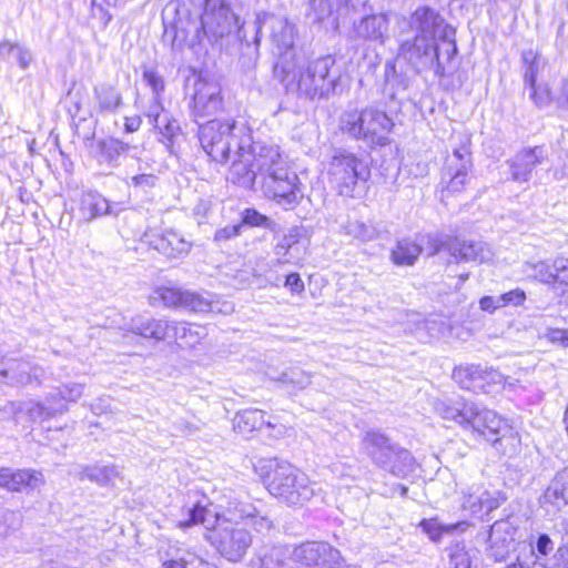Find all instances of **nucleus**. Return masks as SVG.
Masks as SVG:
<instances>
[{
  "label": "nucleus",
  "instance_id": "obj_62",
  "mask_svg": "<svg viewBox=\"0 0 568 568\" xmlns=\"http://www.w3.org/2000/svg\"><path fill=\"white\" fill-rule=\"evenodd\" d=\"M285 286L293 294H300L304 291V283L298 273H291L286 276Z\"/></svg>",
  "mask_w": 568,
  "mask_h": 568
},
{
  "label": "nucleus",
  "instance_id": "obj_42",
  "mask_svg": "<svg viewBox=\"0 0 568 568\" xmlns=\"http://www.w3.org/2000/svg\"><path fill=\"white\" fill-rule=\"evenodd\" d=\"M30 368V362L12 361L9 366L7 368H2V371H8V375H11V377L20 384H32Z\"/></svg>",
  "mask_w": 568,
  "mask_h": 568
},
{
  "label": "nucleus",
  "instance_id": "obj_41",
  "mask_svg": "<svg viewBox=\"0 0 568 568\" xmlns=\"http://www.w3.org/2000/svg\"><path fill=\"white\" fill-rule=\"evenodd\" d=\"M500 504L501 501L498 497H494L490 493L484 491L478 497L470 495L465 500L464 505L465 507H469L474 513L485 511L486 514H489L494 509L498 508Z\"/></svg>",
  "mask_w": 568,
  "mask_h": 568
},
{
  "label": "nucleus",
  "instance_id": "obj_27",
  "mask_svg": "<svg viewBox=\"0 0 568 568\" xmlns=\"http://www.w3.org/2000/svg\"><path fill=\"white\" fill-rule=\"evenodd\" d=\"M150 243L169 258H181L191 250V243L173 230H166Z\"/></svg>",
  "mask_w": 568,
  "mask_h": 568
},
{
  "label": "nucleus",
  "instance_id": "obj_12",
  "mask_svg": "<svg viewBox=\"0 0 568 568\" xmlns=\"http://www.w3.org/2000/svg\"><path fill=\"white\" fill-rule=\"evenodd\" d=\"M210 293H199L180 287H158L153 295V302H161L165 307L181 308L189 312L213 311V298Z\"/></svg>",
  "mask_w": 568,
  "mask_h": 568
},
{
  "label": "nucleus",
  "instance_id": "obj_23",
  "mask_svg": "<svg viewBox=\"0 0 568 568\" xmlns=\"http://www.w3.org/2000/svg\"><path fill=\"white\" fill-rule=\"evenodd\" d=\"M362 446L372 460L379 466H386L390 463L396 448L388 437L378 430L366 432L362 439Z\"/></svg>",
  "mask_w": 568,
  "mask_h": 568
},
{
  "label": "nucleus",
  "instance_id": "obj_64",
  "mask_svg": "<svg viewBox=\"0 0 568 568\" xmlns=\"http://www.w3.org/2000/svg\"><path fill=\"white\" fill-rule=\"evenodd\" d=\"M547 336L551 343H558L561 344L562 346H568V329H550Z\"/></svg>",
  "mask_w": 568,
  "mask_h": 568
},
{
  "label": "nucleus",
  "instance_id": "obj_24",
  "mask_svg": "<svg viewBox=\"0 0 568 568\" xmlns=\"http://www.w3.org/2000/svg\"><path fill=\"white\" fill-rule=\"evenodd\" d=\"M170 324L171 321L165 318H153L136 315L131 320L129 329L144 338L161 342L171 337Z\"/></svg>",
  "mask_w": 568,
  "mask_h": 568
},
{
  "label": "nucleus",
  "instance_id": "obj_25",
  "mask_svg": "<svg viewBox=\"0 0 568 568\" xmlns=\"http://www.w3.org/2000/svg\"><path fill=\"white\" fill-rule=\"evenodd\" d=\"M389 22L385 14H372L362 18L354 24L357 38L384 43L388 38Z\"/></svg>",
  "mask_w": 568,
  "mask_h": 568
},
{
  "label": "nucleus",
  "instance_id": "obj_15",
  "mask_svg": "<svg viewBox=\"0 0 568 568\" xmlns=\"http://www.w3.org/2000/svg\"><path fill=\"white\" fill-rule=\"evenodd\" d=\"M354 9L353 0H310L306 16L313 23L337 30L339 20L347 17Z\"/></svg>",
  "mask_w": 568,
  "mask_h": 568
},
{
  "label": "nucleus",
  "instance_id": "obj_11",
  "mask_svg": "<svg viewBox=\"0 0 568 568\" xmlns=\"http://www.w3.org/2000/svg\"><path fill=\"white\" fill-rule=\"evenodd\" d=\"M397 63L408 64L415 73L434 70L438 77H444V61L439 53L438 43L414 37L399 44L396 55Z\"/></svg>",
  "mask_w": 568,
  "mask_h": 568
},
{
  "label": "nucleus",
  "instance_id": "obj_36",
  "mask_svg": "<svg viewBox=\"0 0 568 568\" xmlns=\"http://www.w3.org/2000/svg\"><path fill=\"white\" fill-rule=\"evenodd\" d=\"M523 61L526 64V70L524 72L525 88L528 89L536 85L538 82H541L539 77L541 71L545 69V62L532 50H528L523 53Z\"/></svg>",
  "mask_w": 568,
  "mask_h": 568
},
{
  "label": "nucleus",
  "instance_id": "obj_26",
  "mask_svg": "<svg viewBox=\"0 0 568 568\" xmlns=\"http://www.w3.org/2000/svg\"><path fill=\"white\" fill-rule=\"evenodd\" d=\"M26 410L33 422H44L68 410V406L58 399V395L48 394L43 400H30Z\"/></svg>",
  "mask_w": 568,
  "mask_h": 568
},
{
  "label": "nucleus",
  "instance_id": "obj_63",
  "mask_svg": "<svg viewBox=\"0 0 568 568\" xmlns=\"http://www.w3.org/2000/svg\"><path fill=\"white\" fill-rule=\"evenodd\" d=\"M550 484L568 496V467L558 471Z\"/></svg>",
  "mask_w": 568,
  "mask_h": 568
},
{
  "label": "nucleus",
  "instance_id": "obj_16",
  "mask_svg": "<svg viewBox=\"0 0 568 568\" xmlns=\"http://www.w3.org/2000/svg\"><path fill=\"white\" fill-rule=\"evenodd\" d=\"M444 246L457 262L484 263L493 256V252L486 243L465 241L457 237L449 239L445 244H436L432 254L439 252Z\"/></svg>",
  "mask_w": 568,
  "mask_h": 568
},
{
  "label": "nucleus",
  "instance_id": "obj_1",
  "mask_svg": "<svg viewBox=\"0 0 568 568\" xmlns=\"http://www.w3.org/2000/svg\"><path fill=\"white\" fill-rule=\"evenodd\" d=\"M257 179L263 193L285 209L294 207L303 197L298 176L290 170L280 148L251 138V143L232 161L227 180L252 189Z\"/></svg>",
  "mask_w": 568,
  "mask_h": 568
},
{
  "label": "nucleus",
  "instance_id": "obj_31",
  "mask_svg": "<svg viewBox=\"0 0 568 568\" xmlns=\"http://www.w3.org/2000/svg\"><path fill=\"white\" fill-rule=\"evenodd\" d=\"M120 475L118 466L100 464L83 466L77 474L80 480L89 479L101 486L112 484Z\"/></svg>",
  "mask_w": 568,
  "mask_h": 568
},
{
  "label": "nucleus",
  "instance_id": "obj_55",
  "mask_svg": "<svg viewBox=\"0 0 568 568\" xmlns=\"http://www.w3.org/2000/svg\"><path fill=\"white\" fill-rule=\"evenodd\" d=\"M242 225L235 224V225H227L222 229L216 230L214 234V241L215 242H226L231 239L236 237L240 234Z\"/></svg>",
  "mask_w": 568,
  "mask_h": 568
},
{
  "label": "nucleus",
  "instance_id": "obj_17",
  "mask_svg": "<svg viewBox=\"0 0 568 568\" xmlns=\"http://www.w3.org/2000/svg\"><path fill=\"white\" fill-rule=\"evenodd\" d=\"M193 95V114L196 118H205L217 113L222 109L223 100L221 88L217 83L199 79Z\"/></svg>",
  "mask_w": 568,
  "mask_h": 568
},
{
  "label": "nucleus",
  "instance_id": "obj_21",
  "mask_svg": "<svg viewBox=\"0 0 568 568\" xmlns=\"http://www.w3.org/2000/svg\"><path fill=\"white\" fill-rule=\"evenodd\" d=\"M123 105V97L116 82H100L93 88V111L97 114H114Z\"/></svg>",
  "mask_w": 568,
  "mask_h": 568
},
{
  "label": "nucleus",
  "instance_id": "obj_35",
  "mask_svg": "<svg viewBox=\"0 0 568 568\" xmlns=\"http://www.w3.org/2000/svg\"><path fill=\"white\" fill-rule=\"evenodd\" d=\"M384 467L397 477H406L414 471L415 460L408 450L396 446L390 463Z\"/></svg>",
  "mask_w": 568,
  "mask_h": 568
},
{
  "label": "nucleus",
  "instance_id": "obj_49",
  "mask_svg": "<svg viewBox=\"0 0 568 568\" xmlns=\"http://www.w3.org/2000/svg\"><path fill=\"white\" fill-rule=\"evenodd\" d=\"M243 223L250 226H268L270 219L254 209H246L243 213Z\"/></svg>",
  "mask_w": 568,
  "mask_h": 568
},
{
  "label": "nucleus",
  "instance_id": "obj_8",
  "mask_svg": "<svg viewBox=\"0 0 568 568\" xmlns=\"http://www.w3.org/2000/svg\"><path fill=\"white\" fill-rule=\"evenodd\" d=\"M339 128L349 136L371 144L386 145L394 128L393 120L385 111L375 106L345 111L339 119Z\"/></svg>",
  "mask_w": 568,
  "mask_h": 568
},
{
  "label": "nucleus",
  "instance_id": "obj_38",
  "mask_svg": "<svg viewBox=\"0 0 568 568\" xmlns=\"http://www.w3.org/2000/svg\"><path fill=\"white\" fill-rule=\"evenodd\" d=\"M256 515V507L251 503L241 500H230L225 507V513L221 520L236 523L237 519H250Z\"/></svg>",
  "mask_w": 568,
  "mask_h": 568
},
{
  "label": "nucleus",
  "instance_id": "obj_54",
  "mask_svg": "<svg viewBox=\"0 0 568 568\" xmlns=\"http://www.w3.org/2000/svg\"><path fill=\"white\" fill-rule=\"evenodd\" d=\"M143 79L152 88L153 97H160L161 92L164 90V82L162 78L155 72L146 70L143 72Z\"/></svg>",
  "mask_w": 568,
  "mask_h": 568
},
{
  "label": "nucleus",
  "instance_id": "obj_19",
  "mask_svg": "<svg viewBox=\"0 0 568 568\" xmlns=\"http://www.w3.org/2000/svg\"><path fill=\"white\" fill-rule=\"evenodd\" d=\"M43 484L44 477L39 470L0 468V487L9 491L36 490Z\"/></svg>",
  "mask_w": 568,
  "mask_h": 568
},
{
  "label": "nucleus",
  "instance_id": "obj_14",
  "mask_svg": "<svg viewBox=\"0 0 568 568\" xmlns=\"http://www.w3.org/2000/svg\"><path fill=\"white\" fill-rule=\"evenodd\" d=\"M549 163V154L545 146L524 148L507 161L510 179L515 182L527 183L538 166Z\"/></svg>",
  "mask_w": 568,
  "mask_h": 568
},
{
  "label": "nucleus",
  "instance_id": "obj_52",
  "mask_svg": "<svg viewBox=\"0 0 568 568\" xmlns=\"http://www.w3.org/2000/svg\"><path fill=\"white\" fill-rule=\"evenodd\" d=\"M554 283H567L568 281V258L558 257L552 262Z\"/></svg>",
  "mask_w": 568,
  "mask_h": 568
},
{
  "label": "nucleus",
  "instance_id": "obj_48",
  "mask_svg": "<svg viewBox=\"0 0 568 568\" xmlns=\"http://www.w3.org/2000/svg\"><path fill=\"white\" fill-rule=\"evenodd\" d=\"M526 298L527 296L525 291L518 287L504 294H500V301L504 307L508 305L521 306L525 303Z\"/></svg>",
  "mask_w": 568,
  "mask_h": 568
},
{
  "label": "nucleus",
  "instance_id": "obj_6",
  "mask_svg": "<svg viewBox=\"0 0 568 568\" xmlns=\"http://www.w3.org/2000/svg\"><path fill=\"white\" fill-rule=\"evenodd\" d=\"M199 140L213 161L226 163L240 156L244 146L251 143V130L244 123L211 120L200 125Z\"/></svg>",
  "mask_w": 568,
  "mask_h": 568
},
{
  "label": "nucleus",
  "instance_id": "obj_46",
  "mask_svg": "<svg viewBox=\"0 0 568 568\" xmlns=\"http://www.w3.org/2000/svg\"><path fill=\"white\" fill-rule=\"evenodd\" d=\"M439 47V53L444 61V73L446 72V64L449 63L457 53V47L455 41V30L450 37L440 38L437 40Z\"/></svg>",
  "mask_w": 568,
  "mask_h": 568
},
{
  "label": "nucleus",
  "instance_id": "obj_7",
  "mask_svg": "<svg viewBox=\"0 0 568 568\" xmlns=\"http://www.w3.org/2000/svg\"><path fill=\"white\" fill-rule=\"evenodd\" d=\"M455 142L442 169L440 197L443 201L463 193L470 182L473 170L471 136L466 132L453 134Z\"/></svg>",
  "mask_w": 568,
  "mask_h": 568
},
{
  "label": "nucleus",
  "instance_id": "obj_9",
  "mask_svg": "<svg viewBox=\"0 0 568 568\" xmlns=\"http://www.w3.org/2000/svg\"><path fill=\"white\" fill-rule=\"evenodd\" d=\"M327 174L329 183L339 195L355 197L364 191L371 171L362 159L339 150L332 156Z\"/></svg>",
  "mask_w": 568,
  "mask_h": 568
},
{
  "label": "nucleus",
  "instance_id": "obj_57",
  "mask_svg": "<svg viewBox=\"0 0 568 568\" xmlns=\"http://www.w3.org/2000/svg\"><path fill=\"white\" fill-rule=\"evenodd\" d=\"M13 54L18 64L23 70L28 69L33 60L31 51L22 45H19L18 43H16Z\"/></svg>",
  "mask_w": 568,
  "mask_h": 568
},
{
  "label": "nucleus",
  "instance_id": "obj_37",
  "mask_svg": "<svg viewBox=\"0 0 568 568\" xmlns=\"http://www.w3.org/2000/svg\"><path fill=\"white\" fill-rule=\"evenodd\" d=\"M422 248L409 240H400L392 251V260L397 265H413L419 256Z\"/></svg>",
  "mask_w": 568,
  "mask_h": 568
},
{
  "label": "nucleus",
  "instance_id": "obj_5",
  "mask_svg": "<svg viewBox=\"0 0 568 568\" xmlns=\"http://www.w3.org/2000/svg\"><path fill=\"white\" fill-rule=\"evenodd\" d=\"M187 519L181 520L182 528L202 524L207 529H213L209 537L219 552L230 561H239L246 554L252 545L250 531L237 523L221 520V517L213 510L193 504L186 508Z\"/></svg>",
  "mask_w": 568,
  "mask_h": 568
},
{
  "label": "nucleus",
  "instance_id": "obj_3",
  "mask_svg": "<svg viewBox=\"0 0 568 568\" xmlns=\"http://www.w3.org/2000/svg\"><path fill=\"white\" fill-rule=\"evenodd\" d=\"M267 490L288 506L303 507L313 499H322L321 486L290 463L267 459L256 467Z\"/></svg>",
  "mask_w": 568,
  "mask_h": 568
},
{
  "label": "nucleus",
  "instance_id": "obj_58",
  "mask_svg": "<svg viewBox=\"0 0 568 568\" xmlns=\"http://www.w3.org/2000/svg\"><path fill=\"white\" fill-rule=\"evenodd\" d=\"M504 307L501 305L500 295L498 296H483L479 300V308L484 312H487L489 314L495 313L497 310Z\"/></svg>",
  "mask_w": 568,
  "mask_h": 568
},
{
  "label": "nucleus",
  "instance_id": "obj_56",
  "mask_svg": "<svg viewBox=\"0 0 568 568\" xmlns=\"http://www.w3.org/2000/svg\"><path fill=\"white\" fill-rule=\"evenodd\" d=\"M162 120V123H160V126H156L161 134L164 138L172 139L176 135V133L180 131V125L178 121L169 119L168 115H164Z\"/></svg>",
  "mask_w": 568,
  "mask_h": 568
},
{
  "label": "nucleus",
  "instance_id": "obj_53",
  "mask_svg": "<svg viewBox=\"0 0 568 568\" xmlns=\"http://www.w3.org/2000/svg\"><path fill=\"white\" fill-rule=\"evenodd\" d=\"M163 105L161 103V97H153V102L149 106V110L146 112V116L154 123L155 126H160V123H162L163 116L165 114H162L163 112Z\"/></svg>",
  "mask_w": 568,
  "mask_h": 568
},
{
  "label": "nucleus",
  "instance_id": "obj_2",
  "mask_svg": "<svg viewBox=\"0 0 568 568\" xmlns=\"http://www.w3.org/2000/svg\"><path fill=\"white\" fill-rule=\"evenodd\" d=\"M335 59L324 55L306 65H296L283 59L274 67L275 77L287 91L304 94L310 99L328 97L335 91L339 75L333 71Z\"/></svg>",
  "mask_w": 568,
  "mask_h": 568
},
{
  "label": "nucleus",
  "instance_id": "obj_13",
  "mask_svg": "<svg viewBox=\"0 0 568 568\" xmlns=\"http://www.w3.org/2000/svg\"><path fill=\"white\" fill-rule=\"evenodd\" d=\"M409 27L416 32L415 37L436 43L440 38L450 37L455 30L435 9L427 6L418 7L412 13Z\"/></svg>",
  "mask_w": 568,
  "mask_h": 568
},
{
  "label": "nucleus",
  "instance_id": "obj_59",
  "mask_svg": "<svg viewBox=\"0 0 568 568\" xmlns=\"http://www.w3.org/2000/svg\"><path fill=\"white\" fill-rule=\"evenodd\" d=\"M158 178L153 174H138L131 178V184L135 187L151 189L156 184Z\"/></svg>",
  "mask_w": 568,
  "mask_h": 568
},
{
  "label": "nucleus",
  "instance_id": "obj_18",
  "mask_svg": "<svg viewBox=\"0 0 568 568\" xmlns=\"http://www.w3.org/2000/svg\"><path fill=\"white\" fill-rule=\"evenodd\" d=\"M79 216L82 222H92L104 215H116L122 211L119 203H110L94 190L83 191L79 197Z\"/></svg>",
  "mask_w": 568,
  "mask_h": 568
},
{
  "label": "nucleus",
  "instance_id": "obj_22",
  "mask_svg": "<svg viewBox=\"0 0 568 568\" xmlns=\"http://www.w3.org/2000/svg\"><path fill=\"white\" fill-rule=\"evenodd\" d=\"M97 149L98 162L105 164L109 169L118 168L122 156L131 155L135 158L138 152V146L113 138L100 140L97 144Z\"/></svg>",
  "mask_w": 568,
  "mask_h": 568
},
{
  "label": "nucleus",
  "instance_id": "obj_10",
  "mask_svg": "<svg viewBox=\"0 0 568 568\" xmlns=\"http://www.w3.org/2000/svg\"><path fill=\"white\" fill-rule=\"evenodd\" d=\"M265 550L273 554L275 561L287 560L304 567L335 568L339 551L326 541L276 545Z\"/></svg>",
  "mask_w": 568,
  "mask_h": 568
},
{
  "label": "nucleus",
  "instance_id": "obj_34",
  "mask_svg": "<svg viewBox=\"0 0 568 568\" xmlns=\"http://www.w3.org/2000/svg\"><path fill=\"white\" fill-rule=\"evenodd\" d=\"M449 565L453 568H471L473 560L477 550L474 547H467L462 541H456L448 547Z\"/></svg>",
  "mask_w": 568,
  "mask_h": 568
},
{
  "label": "nucleus",
  "instance_id": "obj_32",
  "mask_svg": "<svg viewBox=\"0 0 568 568\" xmlns=\"http://www.w3.org/2000/svg\"><path fill=\"white\" fill-rule=\"evenodd\" d=\"M343 234L361 243L375 241L379 236V232L374 223L361 220L347 221L343 225Z\"/></svg>",
  "mask_w": 568,
  "mask_h": 568
},
{
  "label": "nucleus",
  "instance_id": "obj_28",
  "mask_svg": "<svg viewBox=\"0 0 568 568\" xmlns=\"http://www.w3.org/2000/svg\"><path fill=\"white\" fill-rule=\"evenodd\" d=\"M170 334L181 347H195L205 335L204 327L186 322L171 321Z\"/></svg>",
  "mask_w": 568,
  "mask_h": 568
},
{
  "label": "nucleus",
  "instance_id": "obj_50",
  "mask_svg": "<svg viewBox=\"0 0 568 568\" xmlns=\"http://www.w3.org/2000/svg\"><path fill=\"white\" fill-rule=\"evenodd\" d=\"M287 560H276L273 558V554L267 551V550H263L262 554L260 555L258 559L256 562H254L253 567L254 568H284L286 565H287Z\"/></svg>",
  "mask_w": 568,
  "mask_h": 568
},
{
  "label": "nucleus",
  "instance_id": "obj_39",
  "mask_svg": "<svg viewBox=\"0 0 568 568\" xmlns=\"http://www.w3.org/2000/svg\"><path fill=\"white\" fill-rule=\"evenodd\" d=\"M284 385L292 386L295 389H304L312 382V375L298 367H290L274 378Z\"/></svg>",
  "mask_w": 568,
  "mask_h": 568
},
{
  "label": "nucleus",
  "instance_id": "obj_44",
  "mask_svg": "<svg viewBox=\"0 0 568 568\" xmlns=\"http://www.w3.org/2000/svg\"><path fill=\"white\" fill-rule=\"evenodd\" d=\"M529 98L538 108H544L551 102V92L545 82H538L536 85L528 88Z\"/></svg>",
  "mask_w": 568,
  "mask_h": 568
},
{
  "label": "nucleus",
  "instance_id": "obj_43",
  "mask_svg": "<svg viewBox=\"0 0 568 568\" xmlns=\"http://www.w3.org/2000/svg\"><path fill=\"white\" fill-rule=\"evenodd\" d=\"M84 392V384L81 383H68L60 386L57 392L52 394L58 395V399H61L63 404L64 402H77Z\"/></svg>",
  "mask_w": 568,
  "mask_h": 568
},
{
  "label": "nucleus",
  "instance_id": "obj_51",
  "mask_svg": "<svg viewBox=\"0 0 568 568\" xmlns=\"http://www.w3.org/2000/svg\"><path fill=\"white\" fill-rule=\"evenodd\" d=\"M535 271V276L544 283L550 284L554 283V270L552 264H548L547 262H538L531 265Z\"/></svg>",
  "mask_w": 568,
  "mask_h": 568
},
{
  "label": "nucleus",
  "instance_id": "obj_29",
  "mask_svg": "<svg viewBox=\"0 0 568 568\" xmlns=\"http://www.w3.org/2000/svg\"><path fill=\"white\" fill-rule=\"evenodd\" d=\"M265 413L257 408H247L240 410L235 414L233 418V427L240 434H250L254 430H258L262 426L266 425L267 427L275 428L274 425L270 420H265Z\"/></svg>",
  "mask_w": 568,
  "mask_h": 568
},
{
  "label": "nucleus",
  "instance_id": "obj_20",
  "mask_svg": "<svg viewBox=\"0 0 568 568\" xmlns=\"http://www.w3.org/2000/svg\"><path fill=\"white\" fill-rule=\"evenodd\" d=\"M256 31H260V23L266 24L271 28V39L278 53L282 55L280 62L285 59L287 60V52L293 48L294 44V26L287 21V19L275 16H266L262 21L257 20Z\"/></svg>",
  "mask_w": 568,
  "mask_h": 568
},
{
  "label": "nucleus",
  "instance_id": "obj_45",
  "mask_svg": "<svg viewBox=\"0 0 568 568\" xmlns=\"http://www.w3.org/2000/svg\"><path fill=\"white\" fill-rule=\"evenodd\" d=\"M297 243V234L291 232L285 235L275 246L274 253L277 256V261L281 264H286L291 262V258L287 257L290 250Z\"/></svg>",
  "mask_w": 568,
  "mask_h": 568
},
{
  "label": "nucleus",
  "instance_id": "obj_33",
  "mask_svg": "<svg viewBox=\"0 0 568 568\" xmlns=\"http://www.w3.org/2000/svg\"><path fill=\"white\" fill-rule=\"evenodd\" d=\"M203 7L206 13L211 12L213 14H217L225 20L224 24H220L219 29L215 31V34L219 37H224L231 32L232 21L237 23V18L233 12H231L229 4L224 0H205Z\"/></svg>",
  "mask_w": 568,
  "mask_h": 568
},
{
  "label": "nucleus",
  "instance_id": "obj_40",
  "mask_svg": "<svg viewBox=\"0 0 568 568\" xmlns=\"http://www.w3.org/2000/svg\"><path fill=\"white\" fill-rule=\"evenodd\" d=\"M386 68H390V73L386 72V83L392 90V98H396L398 94H403L408 91L412 79L406 73L397 72L395 64L387 63Z\"/></svg>",
  "mask_w": 568,
  "mask_h": 568
},
{
  "label": "nucleus",
  "instance_id": "obj_60",
  "mask_svg": "<svg viewBox=\"0 0 568 568\" xmlns=\"http://www.w3.org/2000/svg\"><path fill=\"white\" fill-rule=\"evenodd\" d=\"M536 550L539 556H547L554 550V542L547 534L538 536L536 541Z\"/></svg>",
  "mask_w": 568,
  "mask_h": 568
},
{
  "label": "nucleus",
  "instance_id": "obj_47",
  "mask_svg": "<svg viewBox=\"0 0 568 568\" xmlns=\"http://www.w3.org/2000/svg\"><path fill=\"white\" fill-rule=\"evenodd\" d=\"M542 498L545 504H549L556 509H561L568 504V496L552 484L548 486Z\"/></svg>",
  "mask_w": 568,
  "mask_h": 568
},
{
  "label": "nucleus",
  "instance_id": "obj_61",
  "mask_svg": "<svg viewBox=\"0 0 568 568\" xmlns=\"http://www.w3.org/2000/svg\"><path fill=\"white\" fill-rule=\"evenodd\" d=\"M420 527L432 540H438L442 536V529L435 519H424Z\"/></svg>",
  "mask_w": 568,
  "mask_h": 568
},
{
  "label": "nucleus",
  "instance_id": "obj_4",
  "mask_svg": "<svg viewBox=\"0 0 568 568\" xmlns=\"http://www.w3.org/2000/svg\"><path fill=\"white\" fill-rule=\"evenodd\" d=\"M434 412L444 420L454 422L470 429L493 445L499 443L510 428L497 413L479 409L473 402L462 396L438 398L433 402Z\"/></svg>",
  "mask_w": 568,
  "mask_h": 568
},
{
  "label": "nucleus",
  "instance_id": "obj_30",
  "mask_svg": "<svg viewBox=\"0 0 568 568\" xmlns=\"http://www.w3.org/2000/svg\"><path fill=\"white\" fill-rule=\"evenodd\" d=\"M485 372L481 365H466L454 369L453 378L465 389L481 390L487 393L485 388Z\"/></svg>",
  "mask_w": 568,
  "mask_h": 568
}]
</instances>
